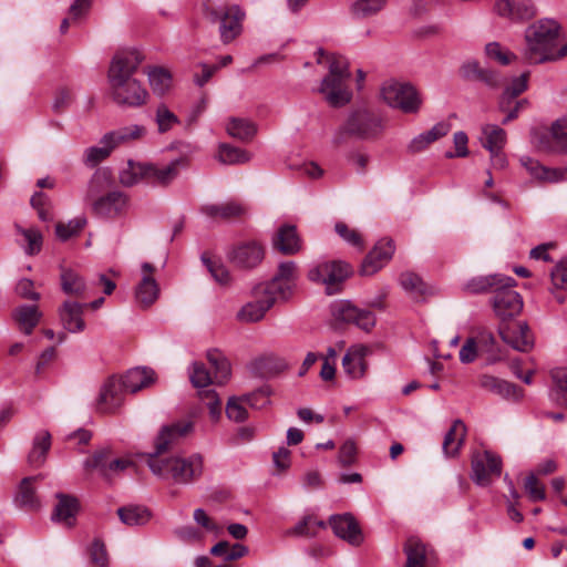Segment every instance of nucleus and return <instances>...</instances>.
Returning a JSON list of instances; mask_svg holds the SVG:
<instances>
[{
  "mask_svg": "<svg viewBox=\"0 0 567 567\" xmlns=\"http://www.w3.org/2000/svg\"><path fill=\"white\" fill-rule=\"evenodd\" d=\"M505 278V276L499 275L474 277L463 286V290L473 295L484 293L487 291H492L494 293L495 288H497Z\"/></svg>",
  "mask_w": 567,
  "mask_h": 567,
  "instance_id": "nucleus-41",
  "label": "nucleus"
},
{
  "mask_svg": "<svg viewBox=\"0 0 567 567\" xmlns=\"http://www.w3.org/2000/svg\"><path fill=\"white\" fill-rule=\"evenodd\" d=\"M121 381L126 392L136 393L155 382V372L150 368H134L128 370Z\"/></svg>",
  "mask_w": 567,
  "mask_h": 567,
  "instance_id": "nucleus-31",
  "label": "nucleus"
},
{
  "mask_svg": "<svg viewBox=\"0 0 567 567\" xmlns=\"http://www.w3.org/2000/svg\"><path fill=\"white\" fill-rule=\"evenodd\" d=\"M478 383L481 388L505 399L519 400L523 395L522 390L515 384L493 375L484 374L480 377Z\"/></svg>",
  "mask_w": 567,
  "mask_h": 567,
  "instance_id": "nucleus-32",
  "label": "nucleus"
},
{
  "mask_svg": "<svg viewBox=\"0 0 567 567\" xmlns=\"http://www.w3.org/2000/svg\"><path fill=\"white\" fill-rule=\"evenodd\" d=\"M297 280V264L292 260H286L278 265L276 274L269 281L275 284L279 301L287 302L296 292Z\"/></svg>",
  "mask_w": 567,
  "mask_h": 567,
  "instance_id": "nucleus-17",
  "label": "nucleus"
},
{
  "mask_svg": "<svg viewBox=\"0 0 567 567\" xmlns=\"http://www.w3.org/2000/svg\"><path fill=\"white\" fill-rule=\"evenodd\" d=\"M483 134L485 136V141H483V147L486 148L489 153H494V151L503 150L506 143V132L497 125H485L483 127Z\"/></svg>",
  "mask_w": 567,
  "mask_h": 567,
  "instance_id": "nucleus-48",
  "label": "nucleus"
},
{
  "mask_svg": "<svg viewBox=\"0 0 567 567\" xmlns=\"http://www.w3.org/2000/svg\"><path fill=\"white\" fill-rule=\"evenodd\" d=\"M403 551L406 555L405 567H425L426 547L422 540L415 536L406 539Z\"/></svg>",
  "mask_w": 567,
  "mask_h": 567,
  "instance_id": "nucleus-38",
  "label": "nucleus"
},
{
  "mask_svg": "<svg viewBox=\"0 0 567 567\" xmlns=\"http://www.w3.org/2000/svg\"><path fill=\"white\" fill-rule=\"evenodd\" d=\"M287 369L288 364L286 361L272 352L257 355L250 362V375L261 380L275 378Z\"/></svg>",
  "mask_w": 567,
  "mask_h": 567,
  "instance_id": "nucleus-23",
  "label": "nucleus"
},
{
  "mask_svg": "<svg viewBox=\"0 0 567 567\" xmlns=\"http://www.w3.org/2000/svg\"><path fill=\"white\" fill-rule=\"evenodd\" d=\"M560 37L561 25L555 19L543 18L529 24L524 33L525 48L522 52L524 62L529 65L547 63Z\"/></svg>",
  "mask_w": 567,
  "mask_h": 567,
  "instance_id": "nucleus-2",
  "label": "nucleus"
},
{
  "mask_svg": "<svg viewBox=\"0 0 567 567\" xmlns=\"http://www.w3.org/2000/svg\"><path fill=\"white\" fill-rule=\"evenodd\" d=\"M383 118L368 109H358L351 112L343 124L334 132L332 143L339 147L350 138L373 141L384 132Z\"/></svg>",
  "mask_w": 567,
  "mask_h": 567,
  "instance_id": "nucleus-4",
  "label": "nucleus"
},
{
  "mask_svg": "<svg viewBox=\"0 0 567 567\" xmlns=\"http://www.w3.org/2000/svg\"><path fill=\"white\" fill-rule=\"evenodd\" d=\"M485 54L488 59L502 65H508L517 59V55L502 47L498 42H489L485 45Z\"/></svg>",
  "mask_w": 567,
  "mask_h": 567,
  "instance_id": "nucleus-55",
  "label": "nucleus"
},
{
  "mask_svg": "<svg viewBox=\"0 0 567 567\" xmlns=\"http://www.w3.org/2000/svg\"><path fill=\"white\" fill-rule=\"evenodd\" d=\"M520 165L527 173L540 183H558L565 179L567 168H551L542 165L537 159L523 155L519 157Z\"/></svg>",
  "mask_w": 567,
  "mask_h": 567,
  "instance_id": "nucleus-24",
  "label": "nucleus"
},
{
  "mask_svg": "<svg viewBox=\"0 0 567 567\" xmlns=\"http://www.w3.org/2000/svg\"><path fill=\"white\" fill-rule=\"evenodd\" d=\"M85 305L76 301H65L59 310L60 320L65 330L71 333L82 332L85 329L83 319Z\"/></svg>",
  "mask_w": 567,
  "mask_h": 567,
  "instance_id": "nucleus-28",
  "label": "nucleus"
},
{
  "mask_svg": "<svg viewBox=\"0 0 567 567\" xmlns=\"http://www.w3.org/2000/svg\"><path fill=\"white\" fill-rule=\"evenodd\" d=\"M102 146H92L85 150V164L95 166L110 156L113 148L110 144H101Z\"/></svg>",
  "mask_w": 567,
  "mask_h": 567,
  "instance_id": "nucleus-63",
  "label": "nucleus"
},
{
  "mask_svg": "<svg viewBox=\"0 0 567 567\" xmlns=\"http://www.w3.org/2000/svg\"><path fill=\"white\" fill-rule=\"evenodd\" d=\"M551 145L549 151L556 153H567V122L556 121L550 128Z\"/></svg>",
  "mask_w": 567,
  "mask_h": 567,
  "instance_id": "nucleus-50",
  "label": "nucleus"
},
{
  "mask_svg": "<svg viewBox=\"0 0 567 567\" xmlns=\"http://www.w3.org/2000/svg\"><path fill=\"white\" fill-rule=\"evenodd\" d=\"M529 75V71L522 73L519 76L514 78L504 89L498 100V109L501 112L507 111L513 101L528 89Z\"/></svg>",
  "mask_w": 567,
  "mask_h": 567,
  "instance_id": "nucleus-36",
  "label": "nucleus"
},
{
  "mask_svg": "<svg viewBox=\"0 0 567 567\" xmlns=\"http://www.w3.org/2000/svg\"><path fill=\"white\" fill-rule=\"evenodd\" d=\"M401 287L409 293L421 296L425 291V286L422 279L414 272H403L400 276Z\"/></svg>",
  "mask_w": 567,
  "mask_h": 567,
  "instance_id": "nucleus-59",
  "label": "nucleus"
},
{
  "mask_svg": "<svg viewBox=\"0 0 567 567\" xmlns=\"http://www.w3.org/2000/svg\"><path fill=\"white\" fill-rule=\"evenodd\" d=\"M203 264L206 266L207 270L209 271L210 276L214 278V280L221 285L227 286L230 284L231 278L228 269L224 264L217 260L210 259L207 254H203L200 257Z\"/></svg>",
  "mask_w": 567,
  "mask_h": 567,
  "instance_id": "nucleus-51",
  "label": "nucleus"
},
{
  "mask_svg": "<svg viewBox=\"0 0 567 567\" xmlns=\"http://www.w3.org/2000/svg\"><path fill=\"white\" fill-rule=\"evenodd\" d=\"M185 158H176L164 167H157L154 164L147 163V181L166 186L173 182L178 175V167L185 166Z\"/></svg>",
  "mask_w": 567,
  "mask_h": 567,
  "instance_id": "nucleus-33",
  "label": "nucleus"
},
{
  "mask_svg": "<svg viewBox=\"0 0 567 567\" xmlns=\"http://www.w3.org/2000/svg\"><path fill=\"white\" fill-rule=\"evenodd\" d=\"M226 415L233 422H245L248 417V394L230 396L226 404Z\"/></svg>",
  "mask_w": 567,
  "mask_h": 567,
  "instance_id": "nucleus-44",
  "label": "nucleus"
},
{
  "mask_svg": "<svg viewBox=\"0 0 567 567\" xmlns=\"http://www.w3.org/2000/svg\"><path fill=\"white\" fill-rule=\"evenodd\" d=\"M247 208L244 202L230 198L221 203L206 204L200 207V213L208 218L225 223H236L246 215Z\"/></svg>",
  "mask_w": 567,
  "mask_h": 567,
  "instance_id": "nucleus-18",
  "label": "nucleus"
},
{
  "mask_svg": "<svg viewBox=\"0 0 567 567\" xmlns=\"http://www.w3.org/2000/svg\"><path fill=\"white\" fill-rule=\"evenodd\" d=\"M50 447L51 434L48 431L39 432L33 440V446L28 456L29 463L33 466L43 464Z\"/></svg>",
  "mask_w": 567,
  "mask_h": 567,
  "instance_id": "nucleus-43",
  "label": "nucleus"
},
{
  "mask_svg": "<svg viewBox=\"0 0 567 567\" xmlns=\"http://www.w3.org/2000/svg\"><path fill=\"white\" fill-rule=\"evenodd\" d=\"M198 396L208 409L210 417L218 421L221 415V402L216 391L213 389L199 390Z\"/></svg>",
  "mask_w": 567,
  "mask_h": 567,
  "instance_id": "nucleus-58",
  "label": "nucleus"
},
{
  "mask_svg": "<svg viewBox=\"0 0 567 567\" xmlns=\"http://www.w3.org/2000/svg\"><path fill=\"white\" fill-rule=\"evenodd\" d=\"M132 464L126 458H113L112 450L110 447H102L83 462V467L86 472L97 471L103 478L110 481L114 475L125 471Z\"/></svg>",
  "mask_w": 567,
  "mask_h": 567,
  "instance_id": "nucleus-11",
  "label": "nucleus"
},
{
  "mask_svg": "<svg viewBox=\"0 0 567 567\" xmlns=\"http://www.w3.org/2000/svg\"><path fill=\"white\" fill-rule=\"evenodd\" d=\"M331 313L337 320L354 323L364 331H370L375 326V317L371 311L359 309L346 300L333 302Z\"/></svg>",
  "mask_w": 567,
  "mask_h": 567,
  "instance_id": "nucleus-16",
  "label": "nucleus"
},
{
  "mask_svg": "<svg viewBox=\"0 0 567 567\" xmlns=\"http://www.w3.org/2000/svg\"><path fill=\"white\" fill-rule=\"evenodd\" d=\"M34 477H25L22 480L19 493L16 497V503L23 508L27 509H38L40 507V503L35 496V491L32 487V482Z\"/></svg>",
  "mask_w": 567,
  "mask_h": 567,
  "instance_id": "nucleus-45",
  "label": "nucleus"
},
{
  "mask_svg": "<svg viewBox=\"0 0 567 567\" xmlns=\"http://www.w3.org/2000/svg\"><path fill=\"white\" fill-rule=\"evenodd\" d=\"M61 288L64 293L75 297H84L87 286L83 277L76 271L68 268L61 269Z\"/></svg>",
  "mask_w": 567,
  "mask_h": 567,
  "instance_id": "nucleus-40",
  "label": "nucleus"
},
{
  "mask_svg": "<svg viewBox=\"0 0 567 567\" xmlns=\"http://www.w3.org/2000/svg\"><path fill=\"white\" fill-rule=\"evenodd\" d=\"M155 121L157 123L159 133H166L174 125L179 123L178 117L172 111H169L165 104H161L157 107Z\"/></svg>",
  "mask_w": 567,
  "mask_h": 567,
  "instance_id": "nucleus-60",
  "label": "nucleus"
},
{
  "mask_svg": "<svg viewBox=\"0 0 567 567\" xmlns=\"http://www.w3.org/2000/svg\"><path fill=\"white\" fill-rule=\"evenodd\" d=\"M350 76L347 59L341 55H331L329 74L323 78L319 89L331 106L339 107L350 102L351 92L346 85Z\"/></svg>",
  "mask_w": 567,
  "mask_h": 567,
  "instance_id": "nucleus-5",
  "label": "nucleus"
},
{
  "mask_svg": "<svg viewBox=\"0 0 567 567\" xmlns=\"http://www.w3.org/2000/svg\"><path fill=\"white\" fill-rule=\"evenodd\" d=\"M227 258L235 267L246 269L248 266V244L243 241L231 246L227 252Z\"/></svg>",
  "mask_w": 567,
  "mask_h": 567,
  "instance_id": "nucleus-62",
  "label": "nucleus"
},
{
  "mask_svg": "<svg viewBox=\"0 0 567 567\" xmlns=\"http://www.w3.org/2000/svg\"><path fill=\"white\" fill-rule=\"evenodd\" d=\"M111 185V172L107 168L96 169L89 182L85 198L93 203L94 199L104 196L103 193L109 190Z\"/></svg>",
  "mask_w": 567,
  "mask_h": 567,
  "instance_id": "nucleus-39",
  "label": "nucleus"
},
{
  "mask_svg": "<svg viewBox=\"0 0 567 567\" xmlns=\"http://www.w3.org/2000/svg\"><path fill=\"white\" fill-rule=\"evenodd\" d=\"M381 95L389 106L404 113H416L421 106V99L410 83L388 81L382 85Z\"/></svg>",
  "mask_w": 567,
  "mask_h": 567,
  "instance_id": "nucleus-9",
  "label": "nucleus"
},
{
  "mask_svg": "<svg viewBox=\"0 0 567 567\" xmlns=\"http://www.w3.org/2000/svg\"><path fill=\"white\" fill-rule=\"evenodd\" d=\"M125 389L121 379L115 377L109 378L101 386L96 399V410L100 413H113L123 402Z\"/></svg>",
  "mask_w": 567,
  "mask_h": 567,
  "instance_id": "nucleus-21",
  "label": "nucleus"
},
{
  "mask_svg": "<svg viewBox=\"0 0 567 567\" xmlns=\"http://www.w3.org/2000/svg\"><path fill=\"white\" fill-rule=\"evenodd\" d=\"M369 349L367 347H353L342 358V368L352 379H360L365 374V355Z\"/></svg>",
  "mask_w": 567,
  "mask_h": 567,
  "instance_id": "nucleus-29",
  "label": "nucleus"
},
{
  "mask_svg": "<svg viewBox=\"0 0 567 567\" xmlns=\"http://www.w3.org/2000/svg\"><path fill=\"white\" fill-rule=\"evenodd\" d=\"M159 296V288L153 276L144 275L135 288V299L143 309L151 307Z\"/></svg>",
  "mask_w": 567,
  "mask_h": 567,
  "instance_id": "nucleus-37",
  "label": "nucleus"
},
{
  "mask_svg": "<svg viewBox=\"0 0 567 567\" xmlns=\"http://www.w3.org/2000/svg\"><path fill=\"white\" fill-rule=\"evenodd\" d=\"M207 360L210 368L214 369L213 374L203 362L196 361L189 369V380L198 391L209 389L210 384H225L230 378V363L220 351L216 349L209 350L207 352Z\"/></svg>",
  "mask_w": 567,
  "mask_h": 567,
  "instance_id": "nucleus-7",
  "label": "nucleus"
},
{
  "mask_svg": "<svg viewBox=\"0 0 567 567\" xmlns=\"http://www.w3.org/2000/svg\"><path fill=\"white\" fill-rule=\"evenodd\" d=\"M351 275L349 264L341 260L322 261L310 267L307 278L313 284L326 286V293L331 296L340 291V286Z\"/></svg>",
  "mask_w": 567,
  "mask_h": 567,
  "instance_id": "nucleus-8",
  "label": "nucleus"
},
{
  "mask_svg": "<svg viewBox=\"0 0 567 567\" xmlns=\"http://www.w3.org/2000/svg\"><path fill=\"white\" fill-rule=\"evenodd\" d=\"M272 247L285 256H292L302 250V241L293 225H282L272 237Z\"/></svg>",
  "mask_w": 567,
  "mask_h": 567,
  "instance_id": "nucleus-25",
  "label": "nucleus"
},
{
  "mask_svg": "<svg viewBox=\"0 0 567 567\" xmlns=\"http://www.w3.org/2000/svg\"><path fill=\"white\" fill-rule=\"evenodd\" d=\"M150 85L157 95H164L171 87L172 76L169 72L161 66L151 68L147 71Z\"/></svg>",
  "mask_w": 567,
  "mask_h": 567,
  "instance_id": "nucleus-46",
  "label": "nucleus"
},
{
  "mask_svg": "<svg viewBox=\"0 0 567 567\" xmlns=\"http://www.w3.org/2000/svg\"><path fill=\"white\" fill-rule=\"evenodd\" d=\"M329 525L336 536L351 545H359L362 542L361 529L351 514L332 515L329 518Z\"/></svg>",
  "mask_w": 567,
  "mask_h": 567,
  "instance_id": "nucleus-26",
  "label": "nucleus"
},
{
  "mask_svg": "<svg viewBox=\"0 0 567 567\" xmlns=\"http://www.w3.org/2000/svg\"><path fill=\"white\" fill-rule=\"evenodd\" d=\"M466 436V426L462 420L457 419L453 422L451 429L446 432L443 440V452L446 456L452 457L458 454Z\"/></svg>",
  "mask_w": 567,
  "mask_h": 567,
  "instance_id": "nucleus-35",
  "label": "nucleus"
},
{
  "mask_svg": "<svg viewBox=\"0 0 567 567\" xmlns=\"http://www.w3.org/2000/svg\"><path fill=\"white\" fill-rule=\"evenodd\" d=\"M144 179L147 181V163L128 161L127 167L120 173V183L125 187H132Z\"/></svg>",
  "mask_w": 567,
  "mask_h": 567,
  "instance_id": "nucleus-42",
  "label": "nucleus"
},
{
  "mask_svg": "<svg viewBox=\"0 0 567 567\" xmlns=\"http://www.w3.org/2000/svg\"><path fill=\"white\" fill-rule=\"evenodd\" d=\"M198 396L208 409L210 417L218 421L221 415V402L216 391L213 389L199 390Z\"/></svg>",
  "mask_w": 567,
  "mask_h": 567,
  "instance_id": "nucleus-57",
  "label": "nucleus"
},
{
  "mask_svg": "<svg viewBox=\"0 0 567 567\" xmlns=\"http://www.w3.org/2000/svg\"><path fill=\"white\" fill-rule=\"evenodd\" d=\"M121 522L127 526L144 525L150 519V512L141 506H127L117 509Z\"/></svg>",
  "mask_w": 567,
  "mask_h": 567,
  "instance_id": "nucleus-47",
  "label": "nucleus"
},
{
  "mask_svg": "<svg viewBox=\"0 0 567 567\" xmlns=\"http://www.w3.org/2000/svg\"><path fill=\"white\" fill-rule=\"evenodd\" d=\"M217 158L220 163L227 165L240 164L247 161L245 151L229 144H220Z\"/></svg>",
  "mask_w": 567,
  "mask_h": 567,
  "instance_id": "nucleus-54",
  "label": "nucleus"
},
{
  "mask_svg": "<svg viewBox=\"0 0 567 567\" xmlns=\"http://www.w3.org/2000/svg\"><path fill=\"white\" fill-rule=\"evenodd\" d=\"M128 198L120 190L107 192L92 203V210L95 215L104 218H115L126 209Z\"/></svg>",
  "mask_w": 567,
  "mask_h": 567,
  "instance_id": "nucleus-22",
  "label": "nucleus"
},
{
  "mask_svg": "<svg viewBox=\"0 0 567 567\" xmlns=\"http://www.w3.org/2000/svg\"><path fill=\"white\" fill-rule=\"evenodd\" d=\"M386 0H355L351 4V12L357 18H368L380 12Z\"/></svg>",
  "mask_w": 567,
  "mask_h": 567,
  "instance_id": "nucleus-52",
  "label": "nucleus"
},
{
  "mask_svg": "<svg viewBox=\"0 0 567 567\" xmlns=\"http://www.w3.org/2000/svg\"><path fill=\"white\" fill-rule=\"evenodd\" d=\"M194 520L202 526L207 533L214 536H220L224 533V526L218 524L215 519L207 515L203 508L194 511Z\"/></svg>",
  "mask_w": 567,
  "mask_h": 567,
  "instance_id": "nucleus-61",
  "label": "nucleus"
},
{
  "mask_svg": "<svg viewBox=\"0 0 567 567\" xmlns=\"http://www.w3.org/2000/svg\"><path fill=\"white\" fill-rule=\"evenodd\" d=\"M85 225V217H76L66 224L58 223L55 226V234L60 240L65 241L71 237L76 236Z\"/></svg>",
  "mask_w": 567,
  "mask_h": 567,
  "instance_id": "nucleus-56",
  "label": "nucleus"
},
{
  "mask_svg": "<svg viewBox=\"0 0 567 567\" xmlns=\"http://www.w3.org/2000/svg\"><path fill=\"white\" fill-rule=\"evenodd\" d=\"M16 229L24 237L28 244L24 248L25 254L29 256L39 254L43 243L41 233L37 228H22L19 225H16Z\"/></svg>",
  "mask_w": 567,
  "mask_h": 567,
  "instance_id": "nucleus-53",
  "label": "nucleus"
},
{
  "mask_svg": "<svg viewBox=\"0 0 567 567\" xmlns=\"http://www.w3.org/2000/svg\"><path fill=\"white\" fill-rule=\"evenodd\" d=\"M551 379L555 386L550 391V399L557 404H564L567 395V368L553 370Z\"/></svg>",
  "mask_w": 567,
  "mask_h": 567,
  "instance_id": "nucleus-49",
  "label": "nucleus"
},
{
  "mask_svg": "<svg viewBox=\"0 0 567 567\" xmlns=\"http://www.w3.org/2000/svg\"><path fill=\"white\" fill-rule=\"evenodd\" d=\"M194 431V422L190 420H178L171 424L163 425L155 437L153 454L162 456L163 453L178 444Z\"/></svg>",
  "mask_w": 567,
  "mask_h": 567,
  "instance_id": "nucleus-14",
  "label": "nucleus"
},
{
  "mask_svg": "<svg viewBox=\"0 0 567 567\" xmlns=\"http://www.w3.org/2000/svg\"><path fill=\"white\" fill-rule=\"evenodd\" d=\"M269 280L259 282L250 290V322L261 321L279 300L277 288Z\"/></svg>",
  "mask_w": 567,
  "mask_h": 567,
  "instance_id": "nucleus-13",
  "label": "nucleus"
},
{
  "mask_svg": "<svg viewBox=\"0 0 567 567\" xmlns=\"http://www.w3.org/2000/svg\"><path fill=\"white\" fill-rule=\"evenodd\" d=\"M41 312L37 306L21 305L12 311V318L18 328L24 333L30 334L38 326L41 319Z\"/></svg>",
  "mask_w": 567,
  "mask_h": 567,
  "instance_id": "nucleus-34",
  "label": "nucleus"
},
{
  "mask_svg": "<svg viewBox=\"0 0 567 567\" xmlns=\"http://www.w3.org/2000/svg\"><path fill=\"white\" fill-rule=\"evenodd\" d=\"M146 464L155 476L171 480L176 484H189L203 473V458L198 454L189 457L148 454Z\"/></svg>",
  "mask_w": 567,
  "mask_h": 567,
  "instance_id": "nucleus-3",
  "label": "nucleus"
},
{
  "mask_svg": "<svg viewBox=\"0 0 567 567\" xmlns=\"http://www.w3.org/2000/svg\"><path fill=\"white\" fill-rule=\"evenodd\" d=\"M394 250L395 246L392 239L383 238L379 240L363 259L360 274L362 276H372L378 272L391 260Z\"/></svg>",
  "mask_w": 567,
  "mask_h": 567,
  "instance_id": "nucleus-19",
  "label": "nucleus"
},
{
  "mask_svg": "<svg viewBox=\"0 0 567 567\" xmlns=\"http://www.w3.org/2000/svg\"><path fill=\"white\" fill-rule=\"evenodd\" d=\"M58 503L52 513V520L63 523L70 527L74 525L79 512V502L71 495L56 494Z\"/></svg>",
  "mask_w": 567,
  "mask_h": 567,
  "instance_id": "nucleus-30",
  "label": "nucleus"
},
{
  "mask_svg": "<svg viewBox=\"0 0 567 567\" xmlns=\"http://www.w3.org/2000/svg\"><path fill=\"white\" fill-rule=\"evenodd\" d=\"M502 474V460L488 451L475 453L472 458L471 478L480 486H487Z\"/></svg>",
  "mask_w": 567,
  "mask_h": 567,
  "instance_id": "nucleus-12",
  "label": "nucleus"
},
{
  "mask_svg": "<svg viewBox=\"0 0 567 567\" xmlns=\"http://www.w3.org/2000/svg\"><path fill=\"white\" fill-rule=\"evenodd\" d=\"M498 332L503 341L517 351L527 352L534 347L533 333L524 321L501 326Z\"/></svg>",
  "mask_w": 567,
  "mask_h": 567,
  "instance_id": "nucleus-20",
  "label": "nucleus"
},
{
  "mask_svg": "<svg viewBox=\"0 0 567 567\" xmlns=\"http://www.w3.org/2000/svg\"><path fill=\"white\" fill-rule=\"evenodd\" d=\"M147 131L143 125L132 124L111 131L103 135L100 144H110L113 150L141 141Z\"/></svg>",
  "mask_w": 567,
  "mask_h": 567,
  "instance_id": "nucleus-27",
  "label": "nucleus"
},
{
  "mask_svg": "<svg viewBox=\"0 0 567 567\" xmlns=\"http://www.w3.org/2000/svg\"><path fill=\"white\" fill-rule=\"evenodd\" d=\"M494 12L512 23H524L537 14V7L532 0H496Z\"/></svg>",
  "mask_w": 567,
  "mask_h": 567,
  "instance_id": "nucleus-15",
  "label": "nucleus"
},
{
  "mask_svg": "<svg viewBox=\"0 0 567 567\" xmlns=\"http://www.w3.org/2000/svg\"><path fill=\"white\" fill-rule=\"evenodd\" d=\"M515 279L506 277L503 282L495 288L492 305L496 316L501 320H507L517 316L523 309V299L520 295L513 289Z\"/></svg>",
  "mask_w": 567,
  "mask_h": 567,
  "instance_id": "nucleus-10",
  "label": "nucleus"
},
{
  "mask_svg": "<svg viewBox=\"0 0 567 567\" xmlns=\"http://www.w3.org/2000/svg\"><path fill=\"white\" fill-rule=\"evenodd\" d=\"M245 17V11L237 6L206 3L204 8L205 20L218 25L220 40L225 44L230 43L241 33Z\"/></svg>",
  "mask_w": 567,
  "mask_h": 567,
  "instance_id": "nucleus-6",
  "label": "nucleus"
},
{
  "mask_svg": "<svg viewBox=\"0 0 567 567\" xmlns=\"http://www.w3.org/2000/svg\"><path fill=\"white\" fill-rule=\"evenodd\" d=\"M143 60L136 50L122 51L113 56L107 79L112 99L118 105L136 107L146 102L147 91L133 78Z\"/></svg>",
  "mask_w": 567,
  "mask_h": 567,
  "instance_id": "nucleus-1",
  "label": "nucleus"
},
{
  "mask_svg": "<svg viewBox=\"0 0 567 567\" xmlns=\"http://www.w3.org/2000/svg\"><path fill=\"white\" fill-rule=\"evenodd\" d=\"M91 563L97 567H107L109 555L105 545L100 539H94L89 548Z\"/></svg>",
  "mask_w": 567,
  "mask_h": 567,
  "instance_id": "nucleus-64",
  "label": "nucleus"
}]
</instances>
